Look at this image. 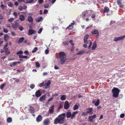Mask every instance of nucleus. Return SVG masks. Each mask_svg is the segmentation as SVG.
<instances>
[{
    "label": "nucleus",
    "mask_w": 125,
    "mask_h": 125,
    "mask_svg": "<svg viewBox=\"0 0 125 125\" xmlns=\"http://www.w3.org/2000/svg\"><path fill=\"white\" fill-rule=\"evenodd\" d=\"M23 53V52L22 51H20L16 53V54L17 55H19V54H22Z\"/></svg>",
    "instance_id": "nucleus-41"
},
{
    "label": "nucleus",
    "mask_w": 125,
    "mask_h": 125,
    "mask_svg": "<svg viewBox=\"0 0 125 125\" xmlns=\"http://www.w3.org/2000/svg\"><path fill=\"white\" fill-rule=\"evenodd\" d=\"M122 0H117V4L119 5V7L120 8H123L124 6L123 5L121 4Z\"/></svg>",
    "instance_id": "nucleus-19"
},
{
    "label": "nucleus",
    "mask_w": 125,
    "mask_h": 125,
    "mask_svg": "<svg viewBox=\"0 0 125 125\" xmlns=\"http://www.w3.org/2000/svg\"><path fill=\"white\" fill-rule=\"evenodd\" d=\"M8 5L9 6L12 7L13 6V4L11 2H10L8 4Z\"/></svg>",
    "instance_id": "nucleus-50"
},
{
    "label": "nucleus",
    "mask_w": 125,
    "mask_h": 125,
    "mask_svg": "<svg viewBox=\"0 0 125 125\" xmlns=\"http://www.w3.org/2000/svg\"><path fill=\"white\" fill-rule=\"evenodd\" d=\"M19 19L21 21H23L25 20V18L24 16L22 15H20Z\"/></svg>",
    "instance_id": "nucleus-25"
},
{
    "label": "nucleus",
    "mask_w": 125,
    "mask_h": 125,
    "mask_svg": "<svg viewBox=\"0 0 125 125\" xmlns=\"http://www.w3.org/2000/svg\"><path fill=\"white\" fill-rule=\"evenodd\" d=\"M14 20V19L13 18H11L8 20V21L9 22H11L13 21Z\"/></svg>",
    "instance_id": "nucleus-49"
},
{
    "label": "nucleus",
    "mask_w": 125,
    "mask_h": 125,
    "mask_svg": "<svg viewBox=\"0 0 125 125\" xmlns=\"http://www.w3.org/2000/svg\"><path fill=\"white\" fill-rule=\"evenodd\" d=\"M34 1V0H27L26 3H31L33 2Z\"/></svg>",
    "instance_id": "nucleus-38"
},
{
    "label": "nucleus",
    "mask_w": 125,
    "mask_h": 125,
    "mask_svg": "<svg viewBox=\"0 0 125 125\" xmlns=\"http://www.w3.org/2000/svg\"><path fill=\"white\" fill-rule=\"evenodd\" d=\"M27 20L30 23H32L33 22V18L31 16H29L28 17Z\"/></svg>",
    "instance_id": "nucleus-15"
},
{
    "label": "nucleus",
    "mask_w": 125,
    "mask_h": 125,
    "mask_svg": "<svg viewBox=\"0 0 125 125\" xmlns=\"http://www.w3.org/2000/svg\"><path fill=\"white\" fill-rule=\"evenodd\" d=\"M78 111L73 112L72 113V114H71V119H73V118L75 117L76 114H78Z\"/></svg>",
    "instance_id": "nucleus-13"
},
{
    "label": "nucleus",
    "mask_w": 125,
    "mask_h": 125,
    "mask_svg": "<svg viewBox=\"0 0 125 125\" xmlns=\"http://www.w3.org/2000/svg\"><path fill=\"white\" fill-rule=\"evenodd\" d=\"M91 33L93 34H95L96 33H99V32L97 30H94L92 31Z\"/></svg>",
    "instance_id": "nucleus-28"
},
{
    "label": "nucleus",
    "mask_w": 125,
    "mask_h": 125,
    "mask_svg": "<svg viewBox=\"0 0 125 125\" xmlns=\"http://www.w3.org/2000/svg\"><path fill=\"white\" fill-rule=\"evenodd\" d=\"M85 51H79L78 53H77V54L78 55H81L84 53Z\"/></svg>",
    "instance_id": "nucleus-35"
},
{
    "label": "nucleus",
    "mask_w": 125,
    "mask_h": 125,
    "mask_svg": "<svg viewBox=\"0 0 125 125\" xmlns=\"http://www.w3.org/2000/svg\"><path fill=\"white\" fill-rule=\"evenodd\" d=\"M42 119V117L41 115H39L36 118V121L37 122L41 121Z\"/></svg>",
    "instance_id": "nucleus-10"
},
{
    "label": "nucleus",
    "mask_w": 125,
    "mask_h": 125,
    "mask_svg": "<svg viewBox=\"0 0 125 125\" xmlns=\"http://www.w3.org/2000/svg\"><path fill=\"white\" fill-rule=\"evenodd\" d=\"M125 37V35H123L118 37H115L114 38V41L115 42H116L117 41L123 39Z\"/></svg>",
    "instance_id": "nucleus-5"
},
{
    "label": "nucleus",
    "mask_w": 125,
    "mask_h": 125,
    "mask_svg": "<svg viewBox=\"0 0 125 125\" xmlns=\"http://www.w3.org/2000/svg\"><path fill=\"white\" fill-rule=\"evenodd\" d=\"M48 12V10L46 9H45L44 10L43 14H46Z\"/></svg>",
    "instance_id": "nucleus-52"
},
{
    "label": "nucleus",
    "mask_w": 125,
    "mask_h": 125,
    "mask_svg": "<svg viewBox=\"0 0 125 125\" xmlns=\"http://www.w3.org/2000/svg\"><path fill=\"white\" fill-rule=\"evenodd\" d=\"M84 42L85 44L88 43L87 39H84Z\"/></svg>",
    "instance_id": "nucleus-59"
},
{
    "label": "nucleus",
    "mask_w": 125,
    "mask_h": 125,
    "mask_svg": "<svg viewBox=\"0 0 125 125\" xmlns=\"http://www.w3.org/2000/svg\"><path fill=\"white\" fill-rule=\"evenodd\" d=\"M59 55L61 63L62 64H63L64 63L66 60V54L64 52H60Z\"/></svg>",
    "instance_id": "nucleus-2"
},
{
    "label": "nucleus",
    "mask_w": 125,
    "mask_h": 125,
    "mask_svg": "<svg viewBox=\"0 0 125 125\" xmlns=\"http://www.w3.org/2000/svg\"><path fill=\"white\" fill-rule=\"evenodd\" d=\"M125 116V114H122L120 115V116L121 118H123Z\"/></svg>",
    "instance_id": "nucleus-55"
},
{
    "label": "nucleus",
    "mask_w": 125,
    "mask_h": 125,
    "mask_svg": "<svg viewBox=\"0 0 125 125\" xmlns=\"http://www.w3.org/2000/svg\"><path fill=\"white\" fill-rule=\"evenodd\" d=\"M42 94L40 90H37L35 92V96L36 98H38Z\"/></svg>",
    "instance_id": "nucleus-8"
},
{
    "label": "nucleus",
    "mask_w": 125,
    "mask_h": 125,
    "mask_svg": "<svg viewBox=\"0 0 125 125\" xmlns=\"http://www.w3.org/2000/svg\"><path fill=\"white\" fill-rule=\"evenodd\" d=\"M6 83H4V84H2V85H0V88L1 89H2L4 88V87L5 86V85H6Z\"/></svg>",
    "instance_id": "nucleus-45"
},
{
    "label": "nucleus",
    "mask_w": 125,
    "mask_h": 125,
    "mask_svg": "<svg viewBox=\"0 0 125 125\" xmlns=\"http://www.w3.org/2000/svg\"><path fill=\"white\" fill-rule=\"evenodd\" d=\"M88 114L86 112H83L81 115L82 116H86Z\"/></svg>",
    "instance_id": "nucleus-37"
},
{
    "label": "nucleus",
    "mask_w": 125,
    "mask_h": 125,
    "mask_svg": "<svg viewBox=\"0 0 125 125\" xmlns=\"http://www.w3.org/2000/svg\"><path fill=\"white\" fill-rule=\"evenodd\" d=\"M19 57L20 58H24L26 59L28 58V57L27 56H23L21 54H19L18 55Z\"/></svg>",
    "instance_id": "nucleus-23"
},
{
    "label": "nucleus",
    "mask_w": 125,
    "mask_h": 125,
    "mask_svg": "<svg viewBox=\"0 0 125 125\" xmlns=\"http://www.w3.org/2000/svg\"><path fill=\"white\" fill-rule=\"evenodd\" d=\"M69 42L72 46H73L74 45V44L73 43V41L72 40H70Z\"/></svg>",
    "instance_id": "nucleus-53"
},
{
    "label": "nucleus",
    "mask_w": 125,
    "mask_h": 125,
    "mask_svg": "<svg viewBox=\"0 0 125 125\" xmlns=\"http://www.w3.org/2000/svg\"><path fill=\"white\" fill-rule=\"evenodd\" d=\"M53 99V97H52L49 99L48 100V103H49V102L51 101Z\"/></svg>",
    "instance_id": "nucleus-47"
},
{
    "label": "nucleus",
    "mask_w": 125,
    "mask_h": 125,
    "mask_svg": "<svg viewBox=\"0 0 125 125\" xmlns=\"http://www.w3.org/2000/svg\"><path fill=\"white\" fill-rule=\"evenodd\" d=\"M29 111L31 114H34L35 112V111L33 108L32 106H30L29 107Z\"/></svg>",
    "instance_id": "nucleus-16"
},
{
    "label": "nucleus",
    "mask_w": 125,
    "mask_h": 125,
    "mask_svg": "<svg viewBox=\"0 0 125 125\" xmlns=\"http://www.w3.org/2000/svg\"><path fill=\"white\" fill-rule=\"evenodd\" d=\"M109 11V8L107 7H105L104 8L103 13L104 14L106 12L108 13Z\"/></svg>",
    "instance_id": "nucleus-14"
},
{
    "label": "nucleus",
    "mask_w": 125,
    "mask_h": 125,
    "mask_svg": "<svg viewBox=\"0 0 125 125\" xmlns=\"http://www.w3.org/2000/svg\"><path fill=\"white\" fill-rule=\"evenodd\" d=\"M35 32V30L33 29H30L28 33V35H31L34 33Z\"/></svg>",
    "instance_id": "nucleus-17"
},
{
    "label": "nucleus",
    "mask_w": 125,
    "mask_h": 125,
    "mask_svg": "<svg viewBox=\"0 0 125 125\" xmlns=\"http://www.w3.org/2000/svg\"><path fill=\"white\" fill-rule=\"evenodd\" d=\"M62 107V105L61 104H60L58 106L57 108L58 110H59Z\"/></svg>",
    "instance_id": "nucleus-39"
},
{
    "label": "nucleus",
    "mask_w": 125,
    "mask_h": 125,
    "mask_svg": "<svg viewBox=\"0 0 125 125\" xmlns=\"http://www.w3.org/2000/svg\"><path fill=\"white\" fill-rule=\"evenodd\" d=\"M5 55H7L8 54H9L10 53V52L9 51H5Z\"/></svg>",
    "instance_id": "nucleus-56"
},
{
    "label": "nucleus",
    "mask_w": 125,
    "mask_h": 125,
    "mask_svg": "<svg viewBox=\"0 0 125 125\" xmlns=\"http://www.w3.org/2000/svg\"><path fill=\"white\" fill-rule=\"evenodd\" d=\"M38 48L37 47H35L34 48L32 51V53L35 52L37 50Z\"/></svg>",
    "instance_id": "nucleus-36"
},
{
    "label": "nucleus",
    "mask_w": 125,
    "mask_h": 125,
    "mask_svg": "<svg viewBox=\"0 0 125 125\" xmlns=\"http://www.w3.org/2000/svg\"><path fill=\"white\" fill-rule=\"evenodd\" d=\"M103 115H101L100 116V117L99 118V120H100L103 119Z\"/></svg>",
    "instance_id": "nucleus-62"
},
{
    "label": "nucleus",
    "mask_w": 125,
    "mask_h": 125,
    "mask_svg": "<svg viewBox=\"0 0 125 125\" xmlns=\"http://www.w3.org/2000/svg\"><path fill=\"white\" fill-rule=\"evenodd\" d=\"M24 39V38L23 37H22L20 38L18 42L19 43H22Z\"/></svg>",
    "instance_id": "nucleus-30"
},
{
    "label": "nucleus",
    "mask_w": 125,
    "mask_h": 125,
    "mask_svg": "<svg viewBox=\"0 0 125 125\" xmlns=\"http://www.w3.org/2000/svg\"><path fill=\"white\" fill-rule=\"evenodd\" d=\"M71 112L68 111L66 112V116L67 118H71Z\"/></svg>",
    "instance_id": "nucleus-21"
},
{
    "label": "nucleus",
    "mask_w": 125,
    "mask_h": 125,
    "mask_svg": "<svg viewBox=\"0 0 125 125\" xmlns=\"http://www.w3.org/2000/svg\"><path fill=\"white\" fill-rule=\"evenodd\" d=\"M4 18L2 14H0V19L2 20Z\"/></svg>",
    "instance_id": "nucleus-57"
},
{
    "label": "nucleus",
    "mask_w": 125,
    "mask_h": 125,
    "mask_svg": "<svg viewBox=\"0 0 125 125\" xmlns=\"http://www.w3.org/2000/svg\"><path fill=\"white\" fill-rule=\"evenodd\" d=\"M58 95V94L57 93H56L55 94H52V97L56 96Z\"/></svg>",
    "instance_id": "nucleus-63"
},
{
    "label": "nucleus",
    "mask_w": 125,
    "mask_h": 125,
    "mask_svg": "<svg viewBox=\"0 0 125 125\" xmlns=\"http://www.w3.org/2000/svg\"><path fill=\"white\" fill-rule=\"evenodd\" d=\"M66 113H63L59 115L54 120L53 124L55 125L58 124H62L64 123L66 118Z\"/></svg>",
    "instance_id": "nucleus-1"
},
{
    "label": "nucleus",
    "mask_w": 125,
    "mask_h": 125,
    "mask_svg": "<svg viewBox=\"0 0 125 125\" xmlns=\"http://www.w3.org/2000/svg\"><path fill=\"white\" fill-rule=\"evenodd\" d=\"M97 47V45L96 42H93V46L92 48V50L95 49Z\"/></svg>",
    "instance_id": "nucleus-26"
},
{
    "label": "nucleus",
    "mask_w": 125,
    "mask_h": 125,
    "mask_svg": "<svg viewBox=\"0 0 125 125\" xmlns=\"http://www.w3.org/2000/svg\"><path fill=\"white\" fill-rule=\"evenodd\" d=\"M7 121L8 123H10L12 121V118L10 117L8 118L7 119Z\"/></svg>",
    "instance_id": "nucleus-32"
},
{
    "label": "nucleus",
    "mask_w": 125,
    "mask_h": 125,
    "mask_svg": "<svg viewBox=\"0 0 125 125\" xmlns=\"http://www.w3.org/2000/svg\"><path fill=\"white\" fill-rule=\"evenodd\" d=\"M46 97V95H42L39 99V101H42L45 100V99Z\"/></svg>",
    "instance_id": "nucleus-18"
},
{
    "label": "nucleus",
    "mask_w": 125,
    "mask_h": 125,
    "mask_svg": "<svg viewBox=\"0 0 125 125\" xmlns=\"http://www.w3.org/2000/svg\"><path fill=\"white\" fill-rule=\"evenodd\" d=\"M89 35L88 34H86V35L84 36V39H87L89 37Z\"/></svg>",
    "instance_id": "nucleus-51"
},
{
    "label": "nucleus",
    "mask_w": 125,
    "mask_h": 125,
    "mask_svg": "<svg viewBox=\"0 0 125 125\" xmlns=\"http://www.w3.org/2000/svg\"><path fill=\"white\" fill-rule=\"evenodd\" d=\"M3 41L1 39H0V46L3 44Z\"/></svg>",
    "instance_id": "nucleus-58"
},
{
    "label": "nucleus",
    "mask_w": 125,
    "mask_h": 125,
    "mask_svg": "<svg viewBox=\"0 0 125 125\" xmlns=\"http://www.w3.org/2000/svg\"><path fill=\"white\" fill-rule=\"evenodd\" d=\"M42 17H41L39 18H37L35 20V21L37 22H40L42 20Z\"/></svg>",
    "instance_id": "nucleus-29"
},
{
    "label": "nucleus",
    "mask_w": 125,
    "mask_h": 125,
    "mask_svg": "<svg viewBox=\"0 0 125 125\" xmlns=\"http://www.w3.org/2000/svg\"><path fill=\"white\" fill-rule=\"evenodd\" d=\"M35 86V85L33 84H31V85L30 86V88L31 89H33L34 88Z\"/></svg>",
    "instance_id": "nucleus-44"
},
{
    "label": "nucleus",
    "mask_w": 125,
    "mask_h": 125,
    "mask_svg": "<svg viewBox=\"0 0 125 125\" xmlns=\"http://www.w3.org/2000/svg\"><path fill=\"white\" fill-rule=\"evenodd\" d=\"M18 9L19 10H23V8L22 6H20L19 7Z\"/></svg>",
    "instance_id": "nucleus-60"
},
{
    "label": "nucleus",
    "mask_w": 125,
    "mask_h": 125,
    "mask_svg": "<svg viewBox=\"0 0 125 125\" xmlns=\"http://www.w3.org/2000/svg\"><path fill=\"white\" fill-rule=\"evenodd\" d=\"M43 123L44 125H48L50 123V119L48 118L45 119L43 121Z\"/></svg>",
    "instance_id": "nucleus-7"
},
{
    "label": "nucleus",
    "mask_w": 125,
    "mask_h": 125,
    "mask_svg": "<svg viewBox=\"0 0 125 125\" xmlns=\"http://www.w3.org/2000/svg\"><path fill=\"white\" fill-rule=\"evenodd\" d=\"M49 5L48 4H45L44 5V7L45 8H48L49 7Z\"/></svg>",
    "instance_id": "nucleus-46"
},
{
    "label": "nucleus",
    "mask_w": 125,
    "mask_h": 125,
    "mask_svg": "<svg viewBox=\"0 0 125 125\" xmlns=\"http://www.w3.org/2000/svg\"><path fill=\"white\" fill-rule=\"evenodd\" d=\"M99 100L97 99L95 103V105L96 106H97L99 104Z\"/></svg>",
    "instance_id": "nucleus-33"
},
{
    "label": "nucleus",
    "mask_w": 125,
    "mask_h": 125,
    "mask_svg": "<svg viewBox=\"0 0 125 125\" xmlns=\"http://www.w3.org/2000/svg\"><path fill=\"white\" fill-rule=\"evenodd\" d=\"M79 106L78 105H75L73 107L74 110H76L78 109Z\"/></svg>",
    "instance_id": "nucleus-34"
},
{
    "label": "nucleus",
    "mask_w": 125,
    "mask_h": 125,
    "mask_svg": "<svg viewBox=\"0 0 125 125\" xmlns=\"http://www.w3.org/2000/svg\"><path fill=\"white\" fill-rule=\"evenodd\" d=\"M8 45V43H6L4 45L3 49L4 50L7 51L8 50V48L7 47Z\"/></svg>",
    "instance_id": "nucleus-27"
},
{
    "label": "nucleus",
    "mask_w": 125,
    "mask_h": 125,
    "mask_svg": "<svg viewBox=\"0 0 125 125\" xmlns=\"http://www.w3.org/2000/svg\"><path fill=\"white\" fill-rule=\"evenodd\" d=\"M51 82L49 80H48L47 83H46L44 84V86H45V88L47 89V87L49 86L51 84Z\"/></svg>",
    "instance_id": "nucleus-20"
},
{
    "label": "nucleus",
    "mask_w": 125,
    "mask_h": 125,
    "mask_svg": "<svg viewBox=\"0 0 125 125\" xmlns=\"http://www.w3.org/2000/svg\"><path fill=\"white\" fill-rule=\"evenodd\" d=\"M45 54H47L48 53H49V51L48 49H46V50H45Z\"/></svg>",
    "instance_id": "nucleus-64"
},
{
    "label": "nucleus",
    "mask_w": 125,
    "mask_h": 125,
    "mask_svg": "<svg viewBox=\"0 0 125 125\" xmlns=\"http://www.w3.org/2000/svg\"><path fill=\"white\" fill-rule=\"evenodd\" d=\"M86 110H87L86 112L87 114H93V113L92 112L93 110L92 108L89 107Z\"/></svg>",
    "instance_id": "nucleus-11"
},
{
    "label": "nucleus",
    "mask_w": 125,
    "mask_h": 125,
    "mask_svg": "<svg viewBox=\"0 0 125 125\" xmlns=\"http://www.w3.org/2000/svg\"><path fill=\"white\" fill-rule=\"evenodd\" d=\"M13 15L15 17H17V13L16 12H14L13 13Z\"/></svg>",
    "instance_id": "nucleus-61"
},
{
    "label": "nucleus",
    "mask_w": 125,
    "mask_h": 125,
    "mask_svg": "<svg viewBox=\"0 0 125 125\" xmlns=\"http://www.w3.org/2000/svg\"><path fill=\"white\" fill-rule=\"evenodd\" d=\"M120 91L118 88L114 87L112 89V92L113 93V96L115 98L118 97Z\"/></svg>",
    "instance_id": "nucleus-3"
},
{
    "label": "nucleus",
    "mask_w": 125,
    "mask_h": 125,
    "mask_svg": "<svg viewBox=\"0 0 125 125\" xmlns=\"http://www.w3.org/2000/svg\"><path fill=\"white\" fill-rule=\"evenodd\" d=\"M12 27L14 30H16L17 28L19 27V23L16 21H15L14 22V23L12 24Z\"/></svg>",
    "instance_id": "nucleus-4"
},
{
    "label": "nucleus",
    "mask_w": 125,
    "mask_h": 125,
    "mask_svg": "<svg viewBox=\"0 0 125 125\" xmlns=\"http://www.w3.org/2000/svg\"><path fill=\"white\" fill-rule=\"evenodd\" d=\"M3 30L4 32L5 33H7L8 32V31L6 29L4 28Z\"/></svg>",
    "instance_id": "nucleus-54"
},
{
    "label": "nucleus",
    "mask_w": 125,
    "mask_h": 125,
    "mask_svg": "<svg viewBox=\"0 0 125 125\" xmlns=\"http://www.w3.org/2000/svg\"><path fill=\"white\" fill-rule=\"evenodd\" d=\"M63 43L65 45H67L69 44L68 41H64L63 42Z\"/></svg>",
    "instance_id": "nucleus-43"
},
{
    "label": "nucleus",
    "mask_w": 125,
    "mask_h": 125,
    "mask_svg": "<svg viewBox=\"0 0 125 125\" xmlns=\"http://www.w3.org/2000/svg\"><path fill=\"white\" fill-rule=\"evenodd\" d=\"M9 39V36L7 34H5L4 36V40L5 41H7Z\"/></svg>",
    "instance_id": "nucleus-24"
},
{
    "label": "nucleus",
    "mask_w": 125,
    "mask_h": 125,
    "mask_svg": "<svg viewBox=\"0 0 125 125\" xmlns=\"http://www.w3.org/2000/svg\"><path fill=\"white\" fill-rule=\"evenodd\" d=\"M66 99V96L64 95H62L61 96L60 99L62 101L65 100Z\"/></svg>",
    "instance_id": "nucleus-31"
},
{
    "label": "nucleus",
    "mask_w": 125,
    "mask_h": 125,
    "mask_svg": "<svg viewBox=\"0 0 125 125\" xmlns=\"http://www.w3.org/2000/svg\"><path fill=\"white\" fill-rule=\"evenodd\" d=\"M96 117V115L94 114L93 115H91L89 116L88 119L90 120V121L92 123L94 122L93 119L95 118Z\"/></svg>",
    "instance_id": "nucleus-6"
},
{
    "label": "nucleus",
    "mask_w": 125,
    "mask_h": 125,
    "mask_svg": "<svg viewBox=\"0 0 125 125\" xmlns=\"http://www.w3.org/2000/svg\"><path fill=\"white\" fill-rule=\"evenodd\" d=\"M35 65L38 68L40 67V65L39 63L37 62H35Z\"/></svg>",
    "instance_id": "nucleus-42"
},
{
    "label": "nucleus",
    "mask_w": 125,
    "mask_h": 125,
    "mask_svg": "<svg viewBox=\"0 0 125 125\" xmlns=\"http://www.w3.org/2000/svg\"><path fill=\"white\" fill-rule=\"evenodd\" d=\"M54 107L53 105H52L50 107L49 112L51 114H52L54 112Z\"/></svg>",
    "instance_id": "nucleus-12"
},
{
    "label": "nucleus",
    "mask_w": 125,
    "mask_h": 125,
    "mask_svg": "<svg viewBox=\"0 0 125 125\" xmlns=\"http://www.w3.org/2000/svg\"><path fill=\"white\" fill-rule=\"evenodd\" d=\"M43 29L42 28H40L39 30L38 31V33H40L42 32Z\"/></svg>",
    "instance_id": "nucleus-48"
},
{
    "label": "nucleus",
    "mask_w": 125,
    "mask_h": 125,
    "mask_svg": "<svg viewBox=\"0 0 125 125\" xmlns=\"http://www.w3.org/2000/svg\"><path fill=\"white\" fill-rule=\"evenodd\" d=\"M73 22H74V21H73ZM71 25H69L67 27V28L69 30H71L73 28V26H72V25H74V23H71Z\"/></svg>",
    "instance_id": "nucleus-22"
},
{
    "label": "nucleus",
    "mask_w": 125,
    "mask_h": 125,
    "mask_svg": "<svg viewBox=\"0 0 125 125\" xmlns=\"http://www.w3.org/2000/svg\"><path fill=\"white\" fill-rule=\"evenodd\" d=\"M70 105L67 101H66L65 102L64 105V108L65 109H67L69 108Z\"/></svg>",
    "instance_id": "nucleus-9"
},
{
    "label": "nucleus",
    "mask_w": 125,
    "mask_h": 125,
    "mask_svg": "<svg viewBox=\"0 0 125 125\" xmlns=\"http://www.w3.org/2000/svg\"><path fill=\"white\" fill-rule=\"evenodd\" d=\"M18 28L21 31H22L23 29V28L21 25H19Z\"/></svg>",
    "instance_id": "nucleus-40"
}]
</instances>
